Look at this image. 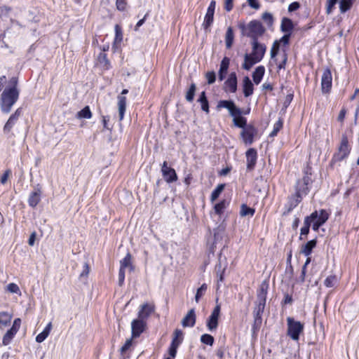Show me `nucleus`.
<instances>
[{"label":"nucleus","mask_w":359,"mask_h":359,"mask_svg":"<svg viewBox=\"0 0 359 359\" xmlns=\"http://www.w3.org/2000/svg\"><path fill=\"white\" fill-rule=\"evenodd\" d=\"M252 52L245 53L242 67L245 70H250L253 65L261 62L266 51V46L259 41H251Z\"/></svg>","instance_id":"f257e3e1"},{"label":"nucleus","mask_w":359,"mask_h":359,"mask_svg":"<svg viewBox=\"0 0 359 359\" xmlns=\"http://www.w3.org/2000/svg\"><path fill=\"white\" fill-rule=\"evenodd\" d=\"M238 28L241 31V34L249 37L251 41H258L259 37L262 36L266 31L262 22L257 20H251L247 25L245 22H241L238 24Z\"/></svg>","instance_id":"f03ea898"},{"label":"nucleus","mask_w":359,"mask_h":359,"mask_svg":"<svg viewBox=\"0 0 359 359\" xmlns=\"http://www.w3.org/2000/svg\"><path fill=\"white\" fill-rule=\"evenodd\" d=\"M20 90L15 86L6 87L1 95L0 107L4 114L11 112L13 106L19 98Z\"/></svg>","instance_id":"7ed1b4c3"},{"label":"nucleus","mask_w":359,"mask_h":359,"mask_svg":"<svg viewBox=\"0 0 359 359\" xmlns=\"http://www.w3.org/2000/svg\"><path fill=\"white\" fill-rule=\"evenodd\" d=\"M233 125L239 128H242L241 136L245 144L250 145L254 142V137L257 133V129L252 125L247 124L245 117H240L233 120Z\"/></svg>","instance_id":"20e7f679"},{"label":"nucleus","mask_w":359,"mask_h":359,"mask_svg":"<svg viewBox=\"0 0 359 359\" xmlns=\"http://www.w3.org/2000/svg\"><path fill=\"white\" fill-rule=\"evenodd\" d=\"M217 109L220 108H225L229 111V115L233 118H239L240 117H244L243 115H248L250 112V108H248L245 110H243L238 107L233 100H220L217 105Z\"/></svg>","instance_id":"39448f33"},{"label":"nucleus","mask_w":359,"mask_h":359,"mask_svg":"<svg viewBox=\"0 0 359 359\" xmlns=\"http://www.w3.org/2000/svg\"><path fill=\"white\" fill-rule=\"evenodd\" d=\"M287 335L293 341H298L301 334H303L304 325L300 321H297L292 317L287 318Z\"/></svg>","instance_id":"423d86ee"},{"label":"nucleus","mask_w":359,"mask_h":359,"mask_svg":"<svg viewBox=\"0 0 359 359\" xmlns=\"http://www.w3.org/2000/svg\"><path fill=\"white\" fill-rule=\"evenodd\" d=\"M351 151V147L348 144V137L346 135L341 136L340 145L330 161V165L332 166L334 163L340 162L346 158Z\"/></svg>","instance_id":"0eeeda50"},{"label":"nucleus","mask_w":359,"mask_h":359,"mask_svg":"<svg viewBox=\"0 0 359 359\" xmlns=\"http://www.w3.org/2000/svg\"><path fill=\"white\" fill-rule=\"evenodd\" d=\"M308 194V189L299 188L295 194L291 196L287 204L285 205V211L283 215L289 214L294 208H295L302 201V197Z\"/></svg>","instance_id":"6e6552de"},{"label":"nucleus","mask_w":359,"mask_h":359,"mask_svg":"<svg viewBox=\"0 0 359 359\" xmlns=\"http://www.w3.org/2000/svg\"><path fill=\"white\" fill-rule=\"evenodd\" d=\"M265 305L255 304L252 311L254 322L252 325V332L255 334L260 329L262 324V315L264 311Z\"/></svg>","instance_id":"1a4fd4ad"},{"label":"nucleus","mask_w":359,"mask_h":359,"mask_svg":"<svg viewBox=\"0 0 359 359\" xmlns=\"http://www.w3.org/2000/svg\"><path fill=\"white\" fill-rule=\"evenodd\" d=\"M220 304H217L210 316L207 320L206 326L209 331H215L218 327V320L220 314Z\"/></svg>","instance_id":"9d476101"},{"label":"nucleus","mask_w":359,"mask_h":359,"mask_svg":"<svg viewBox=\"0 0 359 359\" xmlns=\"http://www.w3.org/2000/svg\"><path fill=\"white\" fill-rule=\"evenodd\" d=\"M332 86V76L329 68L324 69L321 77V90L323 94L330 93Z\"/></svg>","instance_id":"9b49d317"},{"label":"nucleus","mask_w":359,"mask_h":359,"mask_svg":"<svg viewBox=\"0 0 359 359\" xmlns=\"http://www.w3.org/2000/svg\"><path fill=\"white\" fill-rule=\"evenodd\" d=\"M215 7L216 1L214 0L211 1L207 9V12L204 18V21L202 25L203 27L206 32L210 30V28L213 23Z\"/></svg>","instance_id":"f8f14e48"},{"label":"nucleus","mask_w":359,"mask_h":359,"mask_svg":"<svg viewBox=\"0 0 359 359\" xmlns=\"http://www.w3.org/2000/svg\"><path fill=\"white\" fill-rule=\"evenodd\" d=\"M316 212L317 218L312 221V229L313 231H317L319 228L324 224L329 218L328 212L324 210L321 209L320 211L315 210Z\"/></svg>","instance_id":"ddd939ff"},{"label":"nucleus","mask_w":359,"mask_h":359,"mask_svg":"<svg viewBox=\"0 0 359 359\" xmlns=\"http://www.w3.org/2000/svg\"><path fill=\"white\" fill-rule=\"evenodd\" d=\"M161 172L164 180L168 183H172L177 180V175L175 170L168 166L167 161L163 163Z\"/></svg>","instance_id":"4468645a"},{"label":"nucleus","mask_w":359,"mask_h":359,"mask_svg":"<svg viewBox=\"0 0 359 359\" xmlns=\"http://www.w3.org/2000/svg\"><path fill=\"white\" fill-rule=\"evenodd\" d=\"M269 286V283L266 280L262 282L257 292V299L255 304L266 306Z\"/></svg>","instance_id":"2eb2a0df"},{"label":"nucleus","mask_w":359,"mask_h":359,"mask_svg":"<svg viewBox=\"0 0 359 359\" xmlns=\"http://www.w3.org/2000/svg\"><path fill=\"white\" fill-rule=\"evenodd\" d=\"M316 212H313L310 215L306 216L304 218V226L300 229L299 240L305 239L304 236H306L309 233L310 226L312 221L316 219Z\"/></svg>","instance_id":"dca6fc26"},{"label":"nucleus","mask_w":359,"mask_h":359,"mask_svg":"<svg viewBox=\"0 0 359 359\" xmlns=\"http://www.w3.org/2000/svg\"><path fill=\"white\" fill-rule=\"evenodd\" d=\"M42 194V191L41 187L38 184L34 189V190L30 193L28 198V204L32 208H35L41 201V196Z\"/></svg>","instance_id":"f3484780"},{"label":"nucleus","mask_w":359,"mask_h":359,"mask_svg":"<svg viewBox=\"0 0 359 359\" xmlns=\"http://www.w3.org/2000/svg\"><path fill=\"white\" fill-rule=\"evenodd\" d=\"M246 161H247V170L248 171H252L254 170L257 159V150L254 148L249 149L246 153Z\"/></svg>","instance_id":"a211bd4d"},{"label":"nucleus","mask_w":359,"mask_h":359,"mask_svg":"<svg viewBox=\"0 0 359 359\" xmlns=\"http://www.w3.org/2000/svg\"><path fill=\"white\" fill-rule=\"evenodd\" d=\"M22 112V108H18L15 110V111L11 115L8 120L6 123L4 127V133H9L13 126L18 121L19 117L21 116Z\"/></svg>","instance_id":"6ab92c4d"},{"label":"nucleus","mask_w":359,"mask_h":359,"mask_svg":"<svg viewBox=\"0 0 359 359\" xmlns=\"http://www.w3.org/2000/svg\"><path fill=\"white\" fill-rule=\"evenodd\" d=\"M145 323L143 319H135L132 321V337L133 338L138 337L144 330Z\"/></svg>","instance_id":"aec40b11"},{"label":"nucleus","mask_w":359,"mask_h":359,"mask_svg":"<svg viewBox=\"0 0 359 359\" xmlns=\"http://www.w3.org/2000/svg\"><path fill=\"white\" fill-rule=\"evenodd\" d=\"M128 93V90L123 89L121 92V95H118V116L119 120L122 121L124 117L126 108V97L123 96Z\"/></svg>","instance_id":"412c9836"},{"label":"nucleus","mask_w":359,"mask_h":359,"mask_svg":"<svg viewBox=\"0 0 359 359\" xmlns=\"http://www.w3.org/2000/svg\"><path fill=\"white\" fill-rule=\"evenodd\" d=\"M196 316L194 309H190L182 320V325L184 327H193L196 324Z\"/></svg>","instance_id":"4be33fe9"},{"label":"nucleus","mask_w":359,"mask_h":359,"mask_svg":"<svg viewBox=\"0 0 359 359\" xmlns=\"http://www.w3.org/2000/svg\"><path fill=\"white\" fill-rule=\"evenodd\" d=\"M226 91L236 93L237 90V76L236 72H231L224 83Z\"/></svg>","instance_id":"5701e85b"},{"label":"nucleus","mask_w":359,"mask_h":359,"mask_svg":"<svg viewBox=\"0 0 359 359\" xmlns=\"http://www.w3.org/2000/svg\"><path fill=\"white\" fill-rule=\"evenodd\" d=\"M230 59L227 57H224L220 63L219 70L218 72V77L219 81H223L227 74V71L229 67Z\"/></svg>","instance_id":"b1692460"},{"label":"nucleus","mask_w":359,"mask_h":359,"mask_svg":"<svg viewBox=\"0 0 359 359\" xmlns=\"http://www.w3.org/2000/svg\"><path fill=\"white\" fill-rule=\"evenodd\" d=\"M154 306L149 304L142 305L141 309L138 313L139 318H147L153 312H154Z\"/></svg>","instance_id":"393cba45"},{"label":"nucleus","mask_w":359,"mask_h":359,"mask_svg":"<svg viewBox=\"0 0 359 359\" xmlns=\"http://www.w3.org/2000/svg\"><path fill=\"white\" fill-rule=\"evenodd\" d=\"M243 90L245 97H248L252 95L254 91L253 83L248 76H245L243 80Z\"/></svg>","instance_id":"a878e982"},{"label":"nucleus","mask_w":359,"mask_h":359,"mask_svg":"<svg viewBox=\"0 0 359 359\" xmlns=\"http://www.w3.org/2000/svg\"><path fill=\"white\" fill-rule=\"evenodd\" d=\"M316 244H317L316 239H313V240L308 241L305 245H303L302 246L300 252L304 254L306 257L310 256L313 248H316Z\"/></svg>","instance_id":"bb28decb"},{"label":"nucleus","mask_w":359,"mask_h":359,"mask_svg":"<svg viewBox=\"0 0 359 359\" xmlns=\"http://www.w3.org/2000/svg\"><path fill=\"white\" fill-rule=\"evenodd\" d=\"M293 28L294 25L291 19L287 18H283L282 19L280 29L283 32L292 34Z\"/></svg>","instance_id":"cd10ccee"},{"label":"nucleus","mask_w":359,"mask_h":359,"mask_svg":"<svg viewBox=\"0 0 359 359\" xmlns=\"http://www.w3.org/2000/svg\"><path fill=\"white\" fill-rule=\"evenodd\" d=\"M312 183L311 177L310 175H305L302 180L297 181L296 186V192L298 191L299 188L308 189V193L310 191V187Z\"/></svg>","instance_id":"c85d7f7f"},{"label":"nucleus","mask_w":359,"mask_h":359,"mask_svg":"<svg viewBox=\"0 0 359 359\" xmlns=\"http://www.w3.org/2000/svg\"><path fill=\"white\" fill-rule=\"evenodd\" d=\"M265 73V68L264 66L257 67L252 73V79L255 84L258 85Z\"/></svg>","instance_id":"c756f323"},{"label":"nucleus","mask_w":359,"mask_h":359,"mask_svg":"<svg viewBox=\"0 0 359 359\" xmlns=\"http://www.w3.org/2000/svg\"><path fill=\"white\" fill-rule=\"evenodd\" d=\"M12 318V314L7 311L0 312V329L7 327L10 325Z\"/></svg>","instance_id":"7c9ffc66"},{"label":"nucleus","mask_w":359,"mask_h":359,"mask_svg":"<svg viewBox=\"0 0 359 359\" xmlns=\"http://www.w3.org/2000/svg\"><path fill=\"white\" fill-rule=\"evenodd\" d=\"M234 39L233 30L231 27H229L225 34V45L226 48L229 49L231 48Z\"/></svg>","instance_id":"2f4dec72"},{"label":"nucleus","mask_w":359,"mask_h":359,"mask_svg":"<svg viewBox=\"0 0 359 359\" xmlns=\"http://www.w3.org/2000/svg\"><path fill=\"white\" fill-rule=\"evenodd\" d=\"M201 104V109L205 111L206 114H208L209 110V102L208 98L206 97V94L205 91L201 93L199 97L197 100Z\"/></svg>","instance_id":"473e14b6"},{"label":"nucleus","mask_w":359,"mask_h":359,"mask_svg":"<svg viewBox=\"0 0 359 359\" xmlns=\"http://www.w3.org/2000/svg\"><path fill=\"white\" fill-rule=\"evenodd\" d=\"M131 259V255L129 252L127 253L126 257L120 261V269L125 270L126 268H129L130 271L133 270Z\"/></svg>","instance_id":"72a5a7b5"},{"label":"nucleus","mask_w":359,"mask_h":359,"mask_svg":"<svg viewBox=\"0 0 359 359\" xmlns=\"http://www.w3.org/2000/svg\"><path fill=\"white\" fill-rule=\"evenodd\" d=\"M255 212L254 208L248 207L246 204H242L241 206L240 215L241 217L250 216L252 217Z\"/></svg>","instance_id":"f704fd0d"},{"label":"nucleus","mask_w":359,"mask_h":359,"mask_svg":"<svg viewBox=\"0 0 359 359\" xmlns=\"http://www.w3.org/2000/svg\"><path fill=\"white\" fill-rule=\"evenodd\" d=\"M196 90V86L194 83H192L190 85L188 90L186 93L185 98L187 102H193V100L194 99Z\"/></svg>","instance_id":"c9c22d12"},{"label":"nucleus","mask_w":359,"mask_h":359,"mask_svg":"<svg viewBox=\"0 0 359 359\" xmlns=\"http://www.w3.org/2000/svg\"><path fill=\"white\" fill-rule=\"evenodd\" d=\"M16 332L9 329L3 337L2 343L4 346L8 345L16 334Z\"/></svg>","instance_id":"e433bc0d"},{"label":"nucleus","mask_w":359,"mask_h":359,"mask_svg":"<svg viewBox=\"0 0 359 359\" xmlns=\"http://www.w3.org/2000/svg\"><path fill=\"white\" fill-rule=\"evenodd\" d=\"M76 117L78 118H90L92 117V113L90 111V107L88 106L85 107L77 113Z\"/></svg>","instance_id":"4c0bfd02"},{"label":"nucleus","mask_w":359,"mask_h":359,"mask_svg":"<svg viewBox=\"0 0 359 359\" xmlns=\"http://www.w3.org/2000/svg\"><path fill=\"white\" fill-rule=\"evenodd\" d=\"M225 185L224 184H219L217 186V187L212 191L210 196V200L212 202L215 201L218 198L221 193L224 189Z\"/></svg>","instance_id":"58836bf2"},{"label":"nucleus","mask_w":359,"mask_h":359,"mask_svg":"<svg viewBox=\"0 0 359 359\" xmlns=\"http://www.w3.org/2000/svg\"><path fill=\"white\" fill-rule=\"evenodd\" d=\"M353 4V0H340L339 9L341 13H344L348 11Z\"/></svg>","instance_id":"ea45409f"},{"label":"nucleus","mask_w":359,"mask_h":359,"mask_svg":"<svg viewBox=\"0 0 359 359\" xmlns=\"http://www.w3.org/2000/svg\"><path fill=\"white\" fill-rule=\"evenodd\" d=\"M183 341V332L181 330L176 329L173 333V338L171 343H177V344L180 345Z\"/></svg>","instance_id":"a19ab883"},{"label":"nucleus","mask_w":359,"mask_h":359,"mask_svg":"<svg viewBox=\"0 0 359 359\" xmlns=\"http://www.w3.org/2000/svg\"><path fill=\"white\" fill-rule=\"evenodd\" d=\"M283 121L282 118H279L273 125V128L271 133L269 134V136L271 137H276L278 133L283 128Z\"/></svg>","instance_id":"79ce46f5"},{"label":"nucleus","mask_w":359,"mask_h":359,"mask_svg":"<svg viewBox=\"0 0 359 359\" xmlns=\"http://www.w3.org/2000/svg\"><path fill=\"white\" fill-rule=\"evenodd\" d=\"M227 203L225 200L220 201L219 203L215 205L214 209L217 215H222L226 208Z\"/></svg>","instance_id":"37998d69"},{"label":"nucleus","mask_w":359,"mask_h":359,"mask_svg":"<svg viewBox=\"0 0 359 359\" xmlns=\"http://www.w3.org/2000/svg\"><path fill=\"white\" fill-rule=\"evenodd\" d=\"M214 341V337L209 334H203L201 337V341L204 344L212 346Z\"/></svg>","instance_id":"c03bdc74"},{"label":"nucleus","mask_w":359,"mask_h":359,"mask_svg":"<svg viewBox=\"0 0 359 359\" xmlns=\"http://www.w3.org/2000/svg\"><path fill=\"white\" fill-rule=\"evenodd\" d=\"M207 290V285L203 283L196 291L195 300L198 303L200 299L204 295Z\"/></svg>","instance_id":"a18cd8bd"},{"label":"nucleus","mask_w":359,"mask_h":359,"mask_svg":"<svg viewBox=\"0 0 359 359\" xmlns=\"http://www.w3.org/2000/svg\"><path fill=\"white\" fill-rule=\"evenodd\" d=\"M115 43H121L123 40L122 29L118 25H116L115 27Z\"/></svg>","instance_id":"49530a36"},{"label":"nucleus","mask_w":359,"mask_h":359,"mask_svg":"<svg viewBox=\"0 0 359 359\" xmlns=\"http://www.w3.org/2000/svg\"><path fill=\"white\" fill-rule=\"evenodd\" d=\"M262 20L269 27H271L273 23V17L271 13L265 12L262 14Z\"/></svg>","instance_id":"de8ad7c7"},{"label":"nucleus","mask_w":359,"mask_h":359,"mask_svg":"<svg viewBox=\"0 0 359 359\" xmlns=\"http://www.w3.org/2000/svg\"><path fill=\"white\" fill-rule=\"evenodd\" d=\"M337 276L335 275H331L326 278L324 281V284L327 287H332L337 283Z\"/></svg>","instance_id":"09e8293b"},{"label":"nucleus","mask_w":359,"mask_h":359,"mask_svg":"<svg viewBox=\"0 0 359 359\" xmlns=\"http://www.w3.org/2000/svg\"><path fill=\"white\" fill-rule=\"evenodd\" d=\"M179 346H180V345L177 344V343L175 344L174 342V343L170 344V347L168 348V353L170 355L169 358L173 359L176 357L177 348Z\"/></svg>","instance_id":"8fccbe9b"},{"label":"nucleus","mask_w":359,"mask_h":359,"mask_svg":"<svg viewBox=\"0 0 359 359\" xmlns=\"http://www.w3.org/2000/svg\"><path fill=\"white\" fill-rule=\"evenodd\" d=\"M99 62L102 64L106 69H109L110 67L109 60L107 59V54L101 53L98 56Z\"/></svg>","instance_id":"3c124183"},{"label":"nucleus","mask_w":359,"mask_h":359,"mask_svg":"<svg viewBox=\"0 0 359 359\" xmlns=\"http://www.w3.org/2000/svg\"><path fill=\"white\" fill-rule=\"evenodd\" d=\"M279 46H280L279 42L278 41H275L272 45L271 48L270 54H271V58H274L277 55L278 52L279 50Z\"/></svg>","instance_id":"603ef678"},{"label":"nucleus","mask_w":359,"mask_h":359,"mask_svg":"<svg viewBox=\"0 0 359 359\" xmlns=\"http://www.w3.org/2000/svg\"><path fill=\"white\" fill-rule=\"evenodd\" d=\"M205 78L207 79L208 84H212L213 83L215 82L216 80L215 72L213 71L208 72L205 74Z\"/></svg>","instance_id":"864d4df0"},{"label":"nucleus","mask_w":359,"mask_h":359,"mask_svg":"<svg viewBox=\"0 0 359 359\" xmlns=\"http://www.w3.org/2000/svg\"><path fill=\"white\" fill-rule=\"evenodd\" d=\"M224 232V229L218 227L214 229V241L217 243L219 240L222 239L221 234Z\"/></svg>","instance_id":"5fc2aeb1"},{"label":"nucleus","mask_w":359,"mask_h":359,"mask_svg":"<svg viewBox=\"0 0 359 359\" xmlns=\"http://www.w3.org/2000/svg\"><path fill=\"white\" fill-rule=\"evenodd\" d=\"M90 272V267L88 263H85L83 266V271L80 273L79 278L82 279L83 278H86Z\"/></svg>","instance_id":"6e6d98bb"},{"label":"nucleus","mask_w":359,"mask_h":359,"mask_svg":"<svg viewBox=\"0 0 359 359\" xmlns=\"http://www.w3.org/2000/svg\"><path fill=\"white\" fill-rule=\"evenodd\" d=\"M338 0H327L326 5V12L330 14L332 12L333 8L337 3Z\"/></svg>","instance_id":"4d7b16f0"},{"label":"nucleus","mask_w":359,"mask_h":359,"mask_svg":"<svg viewBox=\"0 0 359 359\" xmlns=\"http://www.w3.org/2000/svg\"><path fill=\"white\" fill-rule=\"evenodd\" d=\"M126 0H116V8L120 11H124L126 10Z\"/></svg>","instance_id":"13d9d810"},{"label":"nucleus","mask_w":359,"mask_h":359,"mask_svg":"<svg viewBox=\"0 0 359 359\" xmlns=\"http://www.w3.org/2000/svg\"><path fill=\"white\" fill-rule=\"evenodd\" d=\"M49 334L45 332V331H42L41 333H39L36 337V341L38 342V343H41L43 342L48 336Z\"/></svg>","instance_id":"bf43d9fd"},{"label":"nucleus","mask_w":359,"mask_h":359,"mask_svg":"<svg viewBox=\"0 0 359 359\" xmlns=\"http://www.w3.org/2000/svg\"><path fill=\"white\" fill-rule=\"evenodd\" d=\"M21 325V320L20 318H15L13 321L12 327L10 328L13 330V331L18 332Z\"/></svg>","instance_id":"052dcab7"},{"label":"nucleus","mask_w":359,"mask_h":359,"mask_svg":"<svg viewBox=\"0 0 359 359\" xmlns=\"http://www.w3.org/2000/svg\"><path fill=\"white\" fill-rule=\"evenodd\" d=\"M7 289L12 293H18L20 291L19 287L15 283H9L7 285Z\"/></svg>","instance_id":"680f3d73"},{"label":"nucleus","mask_w":359,"mask_h":359,"mask_svg":"<svg viewBox=\"0 0 359 359\" xmlns=\"http://www.w3.org/2000/svg\"><path fill=\"white\" fill-rule=\"evenodd\" d=\"M11 175V170H6L4 173L1 177L0 182L2 184H4L6 183L8 178Z\"/></svg>","instance_id":"e2e57ef3"},{"label":"nucleus","mask_w":359,"mask_h":359,"mask_svg":"<svg viewBox=\"0 0 359 359\" xmlns=\"http://www.w3.org/2000/svg\"><path fill=\"white\" fill-rule=\"evenodd\" d=\"M248 5L255 10H258L260 8V4L257 0H247Z\"/></svg>","instance_id":"0e129e2a"},{"label":"nucleus","mask_w":359,"mask_h":359,"mask_svg":"<svg viewBox=\"0 0 359 359\" xmlns=\"http://www.w3.org/2000/svg\"><path fill=\"white\" fill-rule=\"evenodd\" d=\"M293 302V299L291 294L287 293L285 294L284 299L282 302L283 304H292Z\"/></svg>","instance_id":"69168bd1"},{"label":"nucleus","mask_w":359,"mask_h":359,"mask_svg":"<svg viewBox=\"0 0 359 359\" xmlns=\"http://www.w3.org/2000/svg\"><path fill=\"white\" fill-rule=\"evenodd\" d=\"M300 7V4L297 1H294L291 3L288 6V11L293 12L299 9Z\"/></svg>","instance_id":"338daca9"},{"label":"nucleus","mask_w":359,"mask_h":359,"mask_svg":"<svg viewBox=\"0 0 359 359\" xmlns=\"http://www.w3.org/2000/svg\"><path fill=\"white\" fill-rule=\"evenodd\" d=\"M233 0H225L224 2V9L229 12L233 9Z\"/></svg>","instance_id":"774afa93"}]
</instances>
